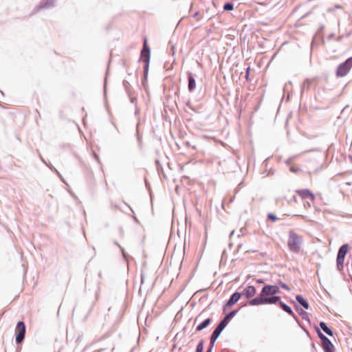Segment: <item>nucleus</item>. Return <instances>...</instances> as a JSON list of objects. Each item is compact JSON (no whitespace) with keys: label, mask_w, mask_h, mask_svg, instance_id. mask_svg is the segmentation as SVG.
Instances as JSON below:
<instances>
[{"label":"nucleus","mask_w":352,"mask_h":352,"mask_svg":"<svg viewBox=\"0 0 352 352\" xmlns=\"http://www.w3.org/2000/svg\"><path fill=\"white\" fill-rule=\"evenodd\" d=\"M302 243V237L298 235L293 230L289 232V239L287 245L289 250L295 254L300 252L301 245Z\"/></svg>","instance_id":"1"},{"label":"nucleus","mask_w":352,"mask_h":352,"mask_svg":"<svg viewBox=\"0 0 352 352\" xmlns=\"http://www.w3.org/2000/svg\"><path fill=\"white\" fill-rule=\"evenodd\" d=\"M151 59V48L147 43L146 38L144 39L143 47L141 50L140 57L139 60L144 62V74H145L146 78H148V72L149 69V63Z\"/></svg>","instance_id":"2"},{"label":"nucleus","mask_w":352,"mask_h":352,"mask_svg":"<svg viewBox=\"0 0 352 352\" xmlns=\"http://www.w3.org/2000/svg\"><path fill=\"white\" fill-rule=\"evenodd\" d=\"M280 302H283L281 300V297L276 294L274 296H272V298H254L250 301H249L248 303L251 306L276 304H278L279 306Z\"/></svg>","instance_id":"3"},{"label":"nucleus","mask_w":352,"mask_h":352,"mask_svg":"<svg viewBox=\"0 0 352 352\" xmlns=\"http://www.w3.org/2000/svg\"><path fill=\"white\" fill-rule=\"evenodd\" d=\"M239 309H234L230 311L226 316L221 320L217 327L214 329L212 333L219 336L221 332L224 330L230 321L237 314Z\"/></svg>","instance_id":"4"},{"label":"nucleus","mask_w":352,"mask_h":352,"mask_svg":"<svg viewBox=\"0 0 352 352\" xmlns=\"http://www.w3.org/2000/svg\"><path fill=\"white\" fill-rule=\"evenodd\" d=\"M280 293V290L278 285L265 284L260 292V295L256 298H272V296Z\"/></svg>","instance_id":"5"},{"label":"nucleus","mask_w":352,"mask_h":352,"mask_svg":"<svg viewBox=\"0 0 352 352\" xmlns=\"http://www.w3.org/2000/svg\"><path fill=\"white\" fill-rule=\"evenodd\" d=\"M314 329L318 338L320 339L322 342V346L324 352L335 351V346L332 342L324 334L322 333L321 330L318 328V327L314 325Z\"/></svg>","instance_id":"6"},{"label":"nucleus","mask_w":352,"mask_h":352,"mask_svg":"<svg viewBox=\"0 0 352 352\" xmlns=\"http://www.w3.org/2000/svg\"><path fill=\"white\" fill-rule=\"evenodd\" d=\"M352 67V56L340 63L336 69V76L338 78L345 76Z\"/></svg>","instance_id":"7"},{"label":"nucleus","mask_w":352,"mask_h":352,"mask_svg":"<svg viewBox=\"0 0 352 352\" xmlns=\"http://www.w3.org/2000/svg\"><path fill=\"white\" fill-rule=\"evenodd\" d=\"M15 342L17 345L21 344L25 338L26 335V326L23 321L20 320L16 323L15 331Z\"/></svg>","instance_id":"8"},{"label":"nucleus","mask_w":352,"mask_h":352,"mask_svg":"<svg viewBox=\"0 0 352 352\" xmlns=\"http://www.w3.org/2000/svg\"><path fill=\"white\" fill-rule=\"evenodd\" d=\"M242 297V294L238 291L234 292L230 296L229 299L226 302L223 306V311L225 313L228 309L233 307Z\"/></svg>","instance_id":"9"},{"label":"nucleus","mask_w":352,"mask_h":352,"mask_svg":"<svg viewBox=\"0 0 352 352\" xmlns=\"http://www.w3.org/2000/svg\"><path fill=\"white\" fill-rule=\"evenodd\" d=\"M296 193L300 196L302 199H309L311 201L316 199V195L308 188L296 190Z\"/></svg>","instance_id":"10"},{"label":"nucleus","mask_w":352,"mask_h":352,"mask_svg":"<svg viewBox=\"0 0 352 352\" xmlns=\"http://www.w3.org/2000/svg\"><path fill=\"white\" fill-rule=\"evenodd\" d=\"M240 294H242V296H244L245 298L250 300V301L256 294V289L253 285H249L244 288L243 290L240 292Z\"/></svg>","instance_id":"11"},{"label":"nucleus","mask_w":352,"mask_h":352,"mask_svg":"<svg viewBox=\"0 0 352 352\" xmlns=\"http://www.w3.org/2000/svg\"><path fill=\"white\" fill-rule=\"evenodd\" d=\"M55 6L54 0H41L40 3L34 8L35 12L41 10L51 9Z\"/></svg>","instance_id":"12"},{"label":"nucleus","mask_w":352,"mask_h":352,"mask_svg":"<svg viewBox=\"0 0 352 352\" xmlns=\"http://www.w3.org/2000/svg\"><path fill=\"white\" fill-rule=\"evenodd\" d=\"M291 303H292L295 309L297 311V313L299 314V316L308 322L309 324H311V320L309 317V314L307 311L303 310L294 300H291Z\"/></svg>","instance_id":"13"},{"label":"nucleus","mask_w":352,"mask_h":352,"mask_svg":"<svg viewBox=\"0 0 352 352\" xmlns=\"http://www.w3.org/2000/svg\"><path fill=\"white\" fill-rule=\"evenodd\" d=\"M280 308H281L288 315L292 316L297 322L299 323V319L297 316L294 314L291 307L285 303L284 302H280Z\"/></svg>","instance_id":"14"},{"label":"nucleus","mask_w":352,"mask_h":352,"mask_svg":"<svg viewBox=\"0 0 352 352\" xmlns=\"http://www.w3.org/2000/svg\"><path fill=\"white\" fill-rule=\"evenodd\" d=\"M188 89L189 92H192L196 88V80L195 75L192 72H188Z\"/></svg>","instance_id":"15"},{"label":"nucleus","mask_w":352,"mask_h":352,"mask_svg":"<svg viewBox=\"0 0 352 352\" xmlns=\"http://www.w3.org/2000/svg\"><path fill=\"white\" fill-rule=\"evenodd\" d=\"M295 298L298 304L300 305L302 307H303L305 309L307 310L309 309V304L307 300L305 298H304L302 295L296 294L295 296Z\"/></svg>","instance_id":"16"},{"label":"nucleus","mask_w":352,"mask_h":352,"mask_svg":"<svg viewBox=\"0 0 352 352\" xmlns=\"http://www.w3.org/2000/svg\"><path fill=\"white\" fill-rule=\"evenodd\" d=\"M212 322V319L210 318H208L204 320L201 322H200L195 329L196 331H201L203 329L207 328Z\"/></svg>","instance_id":"17"},{"label":"nucleus","mask_w":352,"mask_h":352,"mask_svg":"<svg viewBox=\"0 0 352 352\" xmlns=\"http://www.w3.org/2000/svg\"><path fill=\"white\" fill-rule=\"evenodd\" d=\"M349 248H350V246L348 243H344L339 248L338 253H337V256L343 257L345 258L346 255L349 252Z\"/></svg>","instance_id":"18"},{"label":"nucleus","mask_w":352,"mask_h":352,"mask_svg":"<svg viewBox=\"0 0 352 352\" xmlns=\"http://www.w3.org/2000/svg\"><path fill=\"white\" fill-rule=\"evenodd\" d=\"M320 327H318L320 329H322L327 335L329 336H333V330L328 327L327 323L324 321H320L319 323Z\"/></svg>","instance_id":"19"},{"label":"nucleus","mask_w":352,"mask_h":352,"mask_svg":"<svg viewBox=\"0 0 352 352\" xmlns=\"http://www.w3.org/2000/svg\"><path fill=\"white\" fill-rule=\"evenodd\" d=\"M312 82H313V80L309 79V78H306L304 80V82H303V84L302 85V86L300 87V94H301V96H302V94H304V92L305 91H307V90H309L310 89L311 85L312 84Z\"/></svg>","instance_id":"20"},{"label":"nucleus","mask_w":352,"mask_h":352,"mask_svg":"<svg viewBox=\"0 0 352 352\" xmlns=\"http://www.w3.org/2000/svg\"><path fill=\"white\" fill-rule=\"evenodd\" d=\"M344 258L337 256H336V267L337 270L342 272L344 270Z\"/></svg>","instance_id":"21"},{"label":"nucleus","mask_w":352,"mask_h":352,"mask_svg":"<svg viewBox=\"0 0 352 352\" xmlns=\"http://www.w3.org/2000/svg\"><path fill=\"white\" fill-rule=\"evenodd\" d=\"M324 28H325L324 24H321L319 26L316 33L315 34V35H316V36H320V41H321L322 45H324V43H325V41H324V39L323 37V31L324 30Z\"/></svg>","instance_id":"22"},{"label":"nucleus","mask_w":352,"mask_h":352,"mask_svg":"<svg viewBox=\"0 0 352 352\" xmlns=\"http://www.w3.org/2000/svg\"><path fill=\"white\" fill-rule=\"evenodd\" d=\"M122 85L127 95H130L131 92H133V89L128 80H124L122 82Z\"/></svg>","instance_id":"23"},{"label":"nucleus","mask_w":352,"mask_h":352,"mask_svg":"<svg viewBox=\"0 0 352 352\" xmlns=\"http://www.w3.org/2000/svg\"><path fill=\"white\" fill-rule=\"evenodd\" d=\"M320 44H322L321 41H320V36L314 35L311 43V49H313L315 46L319 45ZM311 51L312 50H311Z\"/></svg>","instance_id":"24"},{"label":"nucleus","mask_w":352,"mask_h":352,"mask_svg":"<svg viewBox=\"0 0 352 352\" xmlns=\"http://www.w3.org/2000/svg\"><path fill=\"white\" fill-rule=\"evenodd\" d=\"M223 10L230 12L234 10V3L232 1H226L223 6Z\"/></svg>","instance_id":"25"},{"label":"nucleus","mask_w":352,"mask_h":352,"mask_svg":"<svg viewBox=\"0 0 352 352\" xmlns=\"http://www.w3.org/2000/svg\"><path fill=\"white\" fill-rule=\"evenodd\" d=\"M277 283L278 284V287H279V289L280 288H282L286 291H290L291 289L290 287H289V285L287 284H286L285 283H284L283 281H282L280 279H278L277 280Z\"/></svg>","instance_id":"26"},{"label":"nucleus","mask_w":352,"mask_h":352,"mask_svg":"<svg viewBox=\"0 0 352 352\" xmlns=\"http://www.w3.org/2000/svg\"><path fill=\"white\" fill-rule=\"evenodd\" d=\"M48 167L50 168V169L52 171H54V173H56V174L59 177V178L61 179V181L63 182H64L65 184H66L64 178L63 177V176L61 175V174L58 172V170L54 166H52L50 163V165H48Z\"/></svg>","instance_id":"27"},{"label":"nucleus","mask_w":352,"mask_h":352,"mask_svg":"<svg viewBox=\"0 0 352 352\" xmlns=\"http://www.w3.org/2000/svg\"><path fill=\"white\" fill-rule=\"evenodd\" d=\"M219 336L214 333H212L210 336V345L211 347H214V343Z\"/></svg>","instance_id":"28"},{"label":"nucleus","mask_w":352,"mask_h":352,"mask_svg":"<svg viewBox=\"0 0 352 352\" xmlns=\"http://www.w3.org/2000/svg\"><path fill=\"white\" fill-rule=\"evenodd\" d=\"M140 124V122H138L136 124V137H137V140L138 142V144H140V146H141L142 142L141 134L139 131Z\"/></svg>","instance_id":"29"},{"label":"nucleus","mask_w":352,"mask_h":352,"mask_svg":"<svg viewBox=\"0 0 352 352\" xmlns=\"http://www.w3.org/2000/svg\"><path fill=\"white\" fill-rule=\"evenodd\" d=\"M204 340H201L197 344L195 352H204Z\"/></svg>","instance_id":"30"},{"label":"nucleus","mask_w":352,"mask_h":352,"mask_svg":"<svg viewBox=\"0 0 352 352\" xmlns=\"http://www.w3.org/2000/svg\"><path fill=\"white\" fill-rule=\"evenodd\" d=\"M114 244L118 245L120 249V251L122 252V256L123 258H124V260H126L127 259V257L129 256L128 254L126 252L124 248H122V246L120 245V244L117 242V241H114Z\"/></svg>","instance_id":"31"},{"label":"nucleus","mask_w":352,"mask_h":352,"mask_svg":"<svg viewBox=\"0 0 352 352\" xmlns=\"http://www.w3.org/2000/svg\"><path fill=\"white\" fill-rule=\"evenodd\" d=\"M278 219L277 216L272 212H270L267 215V220L271 221L272 222H275Z\"/></svg>","instance_id":"32"},{"label":"nucleus","mask_w":352,"mask_h":352,"mask_svg":"<svg viewBox=\"0 0 352 352\" xmlns=\"http://www.w3.org/2000/svg\"><path fill=\"white\" fill-rule=\"evenodd\" d=\"M337 9H343V7L342 6H340V5H335L333 7H329L327 9V12H332L335 11Z\"/></svg>","instance_id":"33"},{"label":"nucleus","mask_w":352,"mask_h":352,"mask_svg":"<svg viewBox=\"0 0 352 352\" xmlns=\"http://www.w3.org/2000/svg\"><path fill=\"white\" fill-rule=\"evenodd\" d=\"M289 170H290V172H292L293 173H297L298 172L300 171L301 169L298 167H296L292 165V166H290Z\"/></svg>","instance_id":"34"},{"label":"nucleus","mask_w":352,"mask_h":352,"mask_svg":"<svg viewBox=\"0 0 352 352\" xmlns=\"http://www.w3.org/2000/svg\"><path fill=\"white\" fill-rule=\"evenodd\" d=\"M296 158V156H292L290 157H289L288 159H287L285 161V164L287 166H289L290 167V166H292V161Z\"/></svg>","instance_id":"35"},{"label":"nucleus","mask_w":352,"mask_h":352,"mask_svg":"<svg viewBox=\"0 0 352 352\" xmlns=\"http://www.w3.org/2000/svg\"><path fill=\"white\" fill-rule=\"evenodd\" d=\"M133 92H131L130 95H128L129 100L131 103L136 104L137 98L133 96Z\"/></svg>","instance_id":"36"},{"label":"nucleus","mask_w":352,"mask_h":352,"mask_svg":"<svg viewBox=\"0 0 352 352\" xmlns=\"http://www.w3.org/2000/svg\"><path fill=\"white\" fill-rule=\"evenodd\" d=\"M265 279H263V278H257V279H255V283H257V284H265Z\"/></svg>","instance_id":"37"},{"label":"nucleus","mask_w":352,"mask_h":352,"mask_svg":"<svg viewBox=\"0 0 352 352\" xmlns=\"http://www.w3.org/2000/svg\"><path fill=\"white\" fill-rule=\"evenodd\" d=\"M135 116H138L140 113V108L135 104Z\"/></svg>","instance_id":"38"},{"label":"nucleus","mask_w":352,"mask_h":352,"mask_svg":"<svg viewBox=\"0 0 352 352\" xmlns=\"http://www.w3.org/2000/svg\"><path fill=\"white\" fill-rule=\"evenodd\" d=\"M147 82V78L145 77V74H144V76L142 77V85L145 87Z\"/></svg>","instance_id":"39"},{"label":"nucleus","mask_w":352,"mask_h":352,"mask_svg":"<svg viewBox=\"0 0 352 352\" xmlns=\"http://www.w3.org/2000/svg\"><path fill=\"white\" fill-rule=\"evenodd\" d=\"M144 182H145V186H146V188L148 190H151V186H150L149 182H148V180L146 178L144 179Z\"/></svg>","instance_id":"40"},{"label":"nucleus","mask_w":352,"mask_h":352,"mask_svg":"<svg viewBox=\"0 0 352 352\" xmlns=\"http://www.w3.org/2000/svg\"><path fill=\"white\" fill-rule=\"evenodd\" d=\"M249 75H250V67H248L247 69H246V72H245V78H246V80H248Z\"/></svg>","instance_id":"41"},{"label":"nucleus","mask_w":352,"mask_h":352,"mask_svg":"<svg viewBox=\"0 0 352 352\" xmlns=\"http://www.w3.org/2000/svg\"><path fill=\"white\" fill-rule=\"evenodd\" d=\"M317 151H320V150L318 148H315L309 149V150L307 151L306 152L309 153V152H317Z\"/></svg>","instance_id":"42"},{"label":"nucleus","mask_w":352,"mask_h":352,"mask_svg":"<svg viewBox=\"0 0 352 352\" xmlns=\"http://www.w3.org/2000/svg\"><path fill=\"white\" fill-rule=\"evenodd\" d=\"M335 34L333 33H331L328 36H327V39L328 40H331L333 38Z\"/></svg>","instance_id":"43"},{"label":"nucleus","mask_w":352,"mask_h":352,"mask_svg":"<svg viewBox=\"0 0 352 352\" xmlns=\"http://www.w3.org/2000/svg\"><path fill=\"white\" fill-rule=\"evenodd\" d=\"M199 16V12L197 11L192 14L193 18H197Z\"/></svg>","instance_id":"44"},{"label":"nucleus","mask_w":352,"mask_h":352,"mask_svg":"<svg viewBox=\"0 0 352 352\" xmlns=\"http://www.w3.org/2000/svg\"><path fill=\"white\" fill-rule=\"evenodd\" d=\"M133 220H134L137 223H140V221H139L138 219L137 218V217H136L135 214H133Z\"/></svg>","instance_id":"45"},{"label":"nucleus","mask_w":352,"mask_h":352,"mask_svg":"<svg viewBox=\"0 0 352 352\" xmlns=\"http://www.w3.org/2000/svg\"><path fill=\"white\" fill-rule=\"evenodd\" d=\"M212 349H213V347H211L210 346H208V347L207 348V350H206V352H212Z\"/></svg>","instance_id":"46"},{"label":"nucleus","mask_w":352,"mask_h":352,"mask_svg":"<svg viewBox=\"0 0 352 352\" xmlns=\"http://www.w3.org/2000/svg\"><path fill=\"white\" fill-rule=\"evenodd\" d=\"M342 37L343 36H338L337 38H336V41L338 42H340L342 40Z\"/></svg>","instance_id":"47"},{"label":"nucleus","mask_w":352,"mask_h":352,"mask_svg":"<svg viewBox=\"0 0 352 352\" xmlns=\"http://www.w3.org/2000/svg\"><path fill=\"white\" fill-rule=\"evenodd\" d=\"M124 204L129 208L130 210L134 214V211L132 209V208L129 205H128L126 203L124 202Z\"/></svg>","instance_id":"48"},{"label":"nucleus","mask_w":352,"mask_h":352,"mask_svg":"<svg viewBox=\"0 0 352 352\" xmlns=\"http://www.w3.org/2000/svg\"><path fill=\"white\" fill-rule=\"evenodd\" d=\"M41 160L43 161V162L45 163L47 166H48V165H50V164H47L46 162V161L43 157H41Z\"/></svg>","instance_id":"49"},{"label":"nucleus","mask_w":352,"mask_h":352,"mask_svg":"<svg viewBox=\"0 0 352 352\" xmlns=\"http://www.w3.org/2000/svg\"><path fill=\"white\" fill-rule=\"evenodd\" d=\"M291 201H296V196H293V197L292 198Z\"/></svg>","instance_id":"50"},{"label":"nucleus","mask_w":352,"mask_h":352,"mask_svg":"<svg viewBox=\"0 0 352 352\" xmlns=\"http://www.w3.org/2000/svg\"><path fill=\"white\" fill-rule=\"evenodd\" d=\"M143 282H144V275L142 274L141 275V283H143Z\"/></svg>","instance_id":"51"},{"label":"nucleus","mask_w":352,"mask_h":352,"mask_svg":"<svg viewBox=\"0 0 352 352\" xmlns=\"http://www.w3.org/2000/svg\"><path fill=\"white\" fill-rule=\"evenodd\" d=\"M349 159L350 162L352 163V155H349Z\"/></svg>","instance_id":"52"},{"label":"nucleus","mask_w":352,"mask_h":352,"mask_svg":"<svg viewBox=\"0 0 352 352\" xmlns=\"http://www.w3.org/2000/svg\"><path fill=\"white\" fill-rule=\"evenodd\" d=\"M302 329L306 332L307 335L309 336V331L305 330V329H304L303 327H302Z\"/></svg>","instance_id":"53"},{"label":"nucleus","mask_w":352,"mask_h":352,"mask_svg":"<svg viewBox=\"0 0 352 352\" xmlns=\"http://www.w3.org/2000/svg\"><path fill=\"white\" fill-rule=\"evenodd\" d=\"M234 230H232V231L230 232V236H232L234 234Z\"/></svg>","instance_id":"54"},{"label":"nucleus","mask_w":352,"mask_h":352,"mask_svg":"<svg viewBox=\"0 0 352 352\" xmlns=\"http://www.w3.org/2000/svg\"><path fill=\"white\" fill-rule=\"evenodd\" d=\"M172 50H173V54H175V50H174V46L173 45L172 46Z\"/></svg>","instance_id":"55"},{"label":"nucleus","mask_w":352,"mask_h":352,"mask_svg":"<svg viewBox=\"0 0 352 352\" xmlns=\"http://www.w3.org/2000/svg\"><path fill=\"white\" fill-rule=\"evenodd\" d=\"M104 94H105L106 93V82H104Z\"/></svg>","instance_id":"56"},{"label":"nucleus","mask_w":352,"mask_h":352,"mask_svg":"<svg viewBox=\"0 0 352 352\" xmlns=\"http://www.w3.org/2000/svg\"><path fill=\"white\" fill-rule=\"evenodd\" d=\"M104 349H99L97 352H102L103 351Z\"/></svg>","instance_id":"57"},{"label":"nucleus","mask_w":352,"mask_h":352,"mask_svg":"<svg viewBox=\"0 0 352 352\" xmlns=\"http://www.w3.org/2000/svg\"><path fill=\"white\" fill-rule=\"evenodd\" d=\"M96 159L97 161H99V157L97 155H96Z\"/></svg>","instance_id":"58"},{"label":"nucleus","mask_w":352,"mask_h":352,"mask_svg":"<svg viewBox=\"0 0 352 352\" xmlns=\"http://www.w3.org/2000/svg\"><path fill=\"white\" fill-rule=\"evenodd\" d=\"M248 252H256V250H248Z\"/></svg>","instance_id":"59"},{"label":"nucleus","mask_w":352,"mask_h":352,"mask_svg":"<svg viewBox=\"0 0 352 352\" xmlns=\"http://www.w3.org/2000/svg\"><path fill=\"white\" fill-rule=\"evenodd\" d=\"M98 276L100 277V278L102 276V273L100 272L98 273Z\"/></svg>","instance_id":"60"},{"label":"nucleus","mask_w":352,"mask_h":352,"mask_svg":"<svg viewBox=\"0 0 352 352\" xmlns=\"http://www.w3.org/2000/svg\"><path fill=\"white\" fill-rule=\"evenodd\" d=\"M155 163H156L157 164H158L160 163L159 160H155Z\"/></svg>","instance_id":"61"},{"label":"nucleus","mask_w":352,"mask_h":352,"mask_svg":"<svg viewBox=\"0 0 352 352\" xmlns=\"http://www.w3.org/2000/svg\"><path fill=\"white\" fill-rule=\"evenodd\" d=\"M311 347L314 348L315 347V345L314 343L311 344Z\"/></svg>","instance_id":"62"},{"label":"nucleus","mask_w":352,"mask_h":352,"mask_svg":"<svg viewBox=\"0 0 352 352\" xmlns=\"http://www.w3.org/2000/svg\"><path fill=\"white\" fill-rule=\"evenodd\" d=\"M307 206H310L309 202H307Z\"/></svg>","instance_id":"63"},{"label":"nucleus","mask_w":352,"mask_h":352,"mask_svg":"<svg viewBox=\"0 0 352 352\" xmlns=\"http://www.w3.org/2000/svg\"><path fill=\"white\" fill-rule=\"evenodd\" d=\"M307 206H310L309 202H307Z\"/></svg>","instance_id":"64"}]
</instances>
